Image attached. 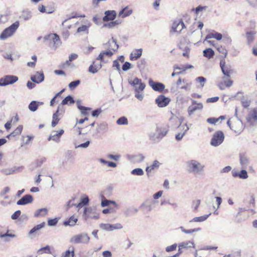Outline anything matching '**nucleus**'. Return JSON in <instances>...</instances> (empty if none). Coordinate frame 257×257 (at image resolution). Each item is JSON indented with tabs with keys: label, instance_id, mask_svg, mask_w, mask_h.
Masks as SVG:
<instances>
[{
	"label": "nucleus",
	"instance_id": "nucleus-1",
	"mask_svg": "<svg viewBox=\"0 0 257 257\" xmlns=\"http://www.w3.org/2000/svg\"><path fill=\"white\" fill-rule=\"evenodd\" d=\"M128 82L134 87L135 97L139 100L142 101L144 97L143 92L146 87V84L138 77L129 78Z\"/></svg>",
	"mask_w": 257,
	"mask_h": 257
},
{
	"label": "nucleus",
	"instance_id": "nucleus-2",
	"mask_svg": "<svg viewBox=\"0 0 257 257\" xmlns=\"http://www.w3.org/2000/svg\"><path fill=\"white\" fill-rule=\"evenodd\" d=\"M19 25V22L16 21L10 27L5 29L0 35V40H5L12 36L18 29Z\"/></svg>",
	"mask_w": 257,
	"mask_h": 257
},
{
	"label": "nucleus",
	"instance_id": "nucleus-3",
	"mask_svg": "<svg viewBox=\"0 0 257 257\" xmlns=\"http://www.w3.org/2000/svg\"><path fill=\"white\" fill-rule=\"evenodd\" d=\"M186 167L188 172L196 175L203 170L204 165L200 163L199 162H187Z\"/></svg>",
	"mask_w": 257,
	"mask_h": 257
},
{
	"label": "nucleus",
	"instance_id": "nucleus-4",
	"mask_svg": "<svg viewBox=\"0 0 257 257\" xmlns=\"http://www.w3.org/2000/svg\"><path fill=\"white\" fill-rule=\"evenodd\" d=\"M227 124L231 130L239 134H240L244 128L242 122L240 119H238V117L232 121L228 120L227 122Z\"/></svg>",
	"mask_w": 257,
	"mask_h": 257
},
{
	"label": "nucleus",
	"instance_id": "nucleus-5",
	"mask_svg": "<svg viewBox=\"0 0 257 257\" xmlns=\"http://www.w3.org/2000/svg\"><path fill=\"white\" fill-rule=\"evenodd\" d=\"M224 135L221 131L215 132L211 139L210 145L213 147H217L220 145L224 140Z\"/></svg>",
	"mask_w": 257,
	"mask_h": 257
},
{
	"label": "nucleus",
	"instance_id": "nucleus-6",
	"mask_svg": "<svg viewBox=\"0 0 257 257\" xmlns=\"http://www.w3.org/2000/svg\"><path fill=\"white\" fill-rule=\"evenodd\" d=\"M90 238L85 233H80L73 236L70 239V242L73 243H88Z\"/></svg>",
	"mask_w": 257,
	"mask_h": 257
},
{
	"label": "nucleus",
	"instance_id": "nucleus-7",
	"mask_svg": "<svg viewBox=\"0 0 257 257\" xmlns=\"http://www.w3.org/2000/svg\"><path fill=\"white\" fill-rule=\"evenodd\" d=\"M45 41H50L53 43V47L55 49L58 48L61 44L59 36L54 33H51L45 36L44 38Z\"/></svg>",
	"mask_w": 257,
	"mask_h": 257
},
{
	"label": "nucleus",
	"instance_id": "nucleus-8",
	"mask_svg": "<svg viewBox=\"0 0 257 257\" xmlns=\"http://www.w3.org/2000/svg\"><path fill=\"white\" fill-rule=\"evenodd\" d=\"M192 104L190 105L187 109L188 116H191L197 110H201L203 108L202 103H198L195 100H192Z\"/></svg>",
	"mask_w": 257,
	"mask_h": 257
},
{
	"label": "nucleus",
	"instance_id": "nucleus-9",
	"mask_svg": "<svg viewBox=\"0 0 257 257\" xmlns=\"http://www.w3.org/2000/svg\"><path fill=\"white\" fill-rule=\"evenodd\" d=\"M18 80V77L14 75H6L0 78V86L12 84Z\"/></svg>",
	"mask_w": 257,
	"mask_h": 257
},
{
	"label": "nucleus",
	"instance_id": "nucleus-10",
	"mask_svg": "<svg viewBox=\"0 0 257 257\" xmlns=\"http://www.w3.org/2000/svg\"><path fill=\"white\" fill-rule=\"evenodd\" d=\"M185 27V25L182 20L175 21L172 24L170 33L179 34Z\"/></svg>",
	"mask_w": 257,
	"mask_h": 257
},
{
	"label": "nucleus",
	"instance_id": "nucleus-11",
	"mask_svg": "<svg viewBox=\"0 0 257 257\" xmlns=\"http://www.w3.org/2000/svg\"><path fill=\"white\" fill-rule=\"evenodd\" d=\"M104 45L106 49L112 50L114 53L117 51L119 48V45L117 44L116 40L113 37H112V38Z\"/></svg>",
	"mask_w": 257,
	"mask_h": 257
},
{
	"label": "nucleus",
	"instance_id": "nucleus-12",
	"mask_svg": "<svg viewBox=\"0 0 257 257\" xmlns=\"http://www.w3.org/2000/svg\"><path fill=\"white\" fill-rule=\"evenodd\" d=\"M169 98L166 97L164 95H160L155 100L156 103L160 107L166 106L170 102Z\"/></svg>",
	"mask_w": 257,
	"mask_h": 257
},
{
	"label": "nucleus",
	"instance_id": "nucleus-13",
	"mask_svg": "<svg viewBox=\"0 0 257 257\" xmlns=\"http://www.w3.org/2000/svg\"><path fill=\"white\" fill-rule=\"evenodd\" d=\"M64 131L63 129H60L59 131H54L51 132L48 141L53 140L55 142L58 143L60 142V138L64 134Z\"/></svg>",
	"mask_w": 257,
	"mask_h": 257
},
{
	"label": "nucleus",
	"instance_id": "nucleus-14",
	"mask_svg": "<svg viewBox=\"0 0 257 257\" xmlns=\"http://www.w3.org/2000/svg\"><path fill=\"white\" fill-rule=\"evenodd\" d=\"M33 200V197L31 194H26L17 202V204L18 205H26L31 203Z\"/></svg>",
	"mask_w": 257,
	"mask_h": 257
},
{
	"label": "nucleus",
	"instance_id": "nucleus-15",
	"mask_svg": "<svg viewBox=\"0 0 257 257\" xmlns=\"http://www.w3.org/2000/svg\"><path fill=\"white\" fill-rule=\"evenodd\" d=\"M63 113L62 106L61 105L58 106V108L56 112L53 114V119L52 121V126L55 127L58 123L59 118L58 116L61 115Z\"/></svg>",
	"mask_w": 257,
	"mask_h": 257
},
{
	"label": "nucleus",
	"instance_id": "nucleus-16",
	"mask_svg": "<svg viewBox=\"0 0 257 257\" xmlns=\"http://www.w3.org/2000/svg\"><path fill=\"white\" fill-rule=\"evenodd\" d=\"M232 176L234 178H239L241 179H246L248 178V174L246 170H241L240 171L233 170L231 171Z\"/></svg>",
	"mask_w": 257,
	"mask_h": 257
},
{
	"label": "nucleus",
	"instance_id": "nucleus-17",
	"mask_svg": "<svg viewBox=\"0 0 257 257\" xmlns=\"http://www.w3.org/2000/svg\"><path fill=\"white\" fill-rule=\"evenodd\" d=\"M149 84L152 89L156 91L161 92L165 87L164 84L160 82H154L151 79L149 80Z\"/></svg>",
	"mask_w": 257,
	"mask_h": 257
},
{
	"label": "nucleus",
	"instance_id": "nucleus-18",
	"mask_svg": "<svg viewBox=\"0 0 257 257\" xmlns=\"http://www.w3.org/2000/svg\"><path fill=\"white\" fill-rule=\"evenodd\" d=\"M233 83V81L226 77H223L222 80L218 83V86L221 90L224 89L226 87H230Z\"/></svg>",
	"mask_w": 257,
	"mask_h": 257
},
{
	"label": "nucleus",
	"instance_id": "nucleus-19",
	"mask_svg": "<svg viewBox=\"0 0 257 257\" xmlns=\"http://www.w3.org/2000/svg\"><path fill=\"white\" fill-rule=\"evenodd\" d=\"M113 54L114 53L113 52V51L106 49L100 52L99 55L96 58V60H100L101 62H103L105 57L110 58Z\"/></svg>",
	"mask_w": 257,
	"mask_h": 257
},
{
	"label": "nucleus",
	"instance_id": "nucleus-20",
	"mask_svg": "<svg viewBox=\"0 0 257 257\" xmlns=\"http://www.w3.org/2000/svg\"><path fill=\"white\" fill-rule=\"evenodd\" d=\"M44 74L42 71H38L34 75L31 76V80L36 83H40L44 80Z\"/></svg>",
	"mask_w": 257,
	"mask_h": 257
},
{
	"label": "nucleus",
	"instance_id": "nucleus-21",
	"mask_svg": "<svg viewBox=\"0 0 257 257\" xmlns=\"http://www.w3.org/2000/svg\"><path fill=\"white\" fill-rule=\"evenodd\" d=\"M125 159L130 161H142L145 159L146 157L142 154L134 153L126 155Z\"/></svg>",
	"mask_w": 257,
	"mask_h": 257
},
{
	"label": "nucleus",
	"instance_id": "nucleus-22",
	"mask_svg": "<svg viewBox=\"0 0 257 257\" xmlns=\"http://www.w3.org/2000/svg\"><path fill=\"white\" fill-rule=\"evenodd\" d=\"M32 17L33 14L32 11L29 9H25L22 11L19 18L24 21H28L30 20L32 18Z\"/></svg>",
	"mask_w": 257,
	"mask_h": 257
},
{
	"label": "nucleus",
	"instance_id": "nucleus-23",
	"mask_svg": "<svg viewBox=\"0 0 257 257\" xmlns=\"http://www.w3.org/2000/svg\"><path fill=\"white\" fill-rule=\"evenodd\" d=\"M105 16L102 20L104 22L113 21L115 19L116 13L115 11H106L104 13Z\"/></svg>",
	"mask_w": 257,
	"mask_h": 257
},
{
	"label": "nucleus",
	"instance_id": "nucleus-24",
	"mask_svg": "<svg viewBox=\"0 0 257 257\" xmlns=\"http://www.w3.org/2000/svg\"><path fill=\"white\" fill-rule=\"evenodd\" d=\"M181 123L182 120L180 118L176 116H173L169 120V125L172 128H176Z\"/></svg>",
	"mask_w": 257,
	"mask_h": 257
},
{
	"label": "nucleus",
	"instance_id": "nucleus-25",
	"mask_svg": "<svg viewBox=\"0 0 257 257\" xmlns=\"http://www.w3.org/2000/svg\"><path fill=\"white\" fill-rule=\"evenodd\" d=\"M142 49H135L130 54V58L132 61H135L138 59L142 55Z\"/></svg>",
	"mask_w": 257,
	"mask_h": 257
},
{
	"label": "nucleus",
	"instance_id": "nucleus-26",
	"mask_svg": "<svg viewBox=\"0 0 257 257\" xmlns=\"http://www.w3.org/2000/svg\"><path fill=\"white\" fill-rule=\"evenodd\" d=\"M167 134V131L165 129L157 128L156 131V133L153 136H151V137L155 140L156 139H161L164 137Z\"/></svg>",
	"mask_w": 257,
	"mask_h": 257
},
{
	"label": "nucleus",
	"instance_id": "nucleus-27",
	"mask_svg": "<svg viewBox=\"0 0 257 257\" xmlns=\"http://www.w3.org/2000/svg\"><path fill=\"white\" fill-rule=\"evenodd\" d=\"M212 38H214L216 39L217 40L219 41L222 39V35L221 34L213 31L212 32L209 33L208 35H207L205 38V40H207L209 39Z\"/></svg>",
	"mask_w": 257,
	"mask_h": 257
},
{
	"label": "nucleus",
	"instance_id": "nucleus-28",
	"mask_svg": "<svg viewBox=\"0 0 257 257\" xmlns=\"http://www.w3.org/2000/svg\"><path fill=\"white\" fill-rule=\"evenodd\" d=\"M113 205L115 207H118V204L113 200H108L104 198V199H102L101 202V206L102 207L110 206V205Z\"/></svg>",
	"mask_w": 257,
	"mask_h": 257
},
{
	"label": "nucleus",
	"instance_id": "nucleus-29",
	"mask_svg": "<svg viewBox=\"0 0 257 257\" xmlns=\"http://www.w3.org/2000/svg\"><path fill=\"white\" fill-rule=\"evenodd\" d=\"M247 121L249 122H251V120H253L254 121H257V109L255 108L251 110L247 118H246Z\"/></svg>",
	"mask_w": 257,
	"mask_h": 257
},
{
	"label": "nucleus",
	"instance_id": "nucleus-30",
	"mask_svg": "<svg viewBox=\"0 0 257 257\" xmlns=\"http://www.w3.org/2000/svg\"><path fill=\"white\" fill-rule=\"evenodd\" d=\"M178 247H182L183 248H188L195 247V244L193 241H186L181 242L179 244Z\"/></svg>",
	"mask_w": 257,
	"mask_h": 257
},
{
	"label": "nucleus",
	"instance_id": "nucleus-31",
	"mask_svg": "<svg viewBox=\"0 0 257 257\" xmlns=\"http://www.w3.org/2000/svg\"><path fill=\"white\" fill-rule=\"evenodd\" d=\"M132 10H128L127 7H126L119 12L118 16L122 18H124L130 16L132 14Z\"/></svg>",
	"mask_w": 257,
	"mask_h": 257
},
{
	"label": "nucleus",
	"instance_id": "nucleus-32",
	"mask_svg": "<svg viewBox=\"0 0 257 257\" xmlns=\"http://www.w3.org/2000/svg\"><path fill=\"white\" fill-rule=\"evenodd\" d=\"M45 222H43L35 226L29 232V236H30L34 233H36L40 229L43 228L45 226Z\"/></svg>",
	"mask_w": 257,
	"mask_h": 257
},
{
	"label": "nucleus",
	"instance_id": "nucleus-33",
	"mask_svg": "<svg viewBox=\"0 0 257 257\" xmlns=\"http://www.w3.org/2000/svg\"><path fill=\"white\" fill-rule=\"evenodd\" d=\"M48 211L47 208L39 209L35 212L34 216L36 217H44L47 214Z\"/></svg>",
	"mask_w": 257,
	"mask_h": 257
},
{
	"label": "nucleus",
	"instance_id": "nucleus-34",
	"mask_svg": "<svg viewBox=\"0 0 257 257\" xmlns=\"http://www.w3.org/2000/svg\"><path fill=\"white\" fill-rule=\"evenodd\" d=\"M210 215L211 213H209L208 214H206L201 216L194 217L192 220H190L189 222L191 223L203 222L206 220Z\"/></svg>",
	"mask_w": 257,
	"mask_h": 257
},
{
	"label": "nucleus",
	"instance_id": "nucleus-35",
	"mask_svg": "<svg viewBox=\"0 0 257 257\" xmlns=\"http://www.w3.org/2000/svg\"><path fill=\"white\" fill-rule=\"evenodd\" d=\"M22 169H23L22 166L19 167H15L14 168H11V169H3V170H2V172L5 174L9 175L15 172L16 171L19 172V171H21Z\"/></svg>",
	"mask_w": 257,
	"mask_h": 257
},
{
	"label": "nucleus",
	"instance_id": "nucleus-36",
	"mask_svg": "<svg viewBox=\"0 0 257 257\" xmlns=\"http://www.w3.org/2000/svg\"><path fill=\"white\" fill-rule=\"evenodd\" d=\"M78 219L74 215L71 216L68 220L65 221L63 223V225L65 226H74L77 222Z\"/></svg>",
	"mask_w": 257,
	"mask_h": 257
},
{
	"label": "nucleus",
	"instance_id": "nucleus-37",
	"mask_svg": "<svg viewBox=\"0 0 257 257\" xmlns=\"http://www.w3.org/2000/svg\"><path fill=\"white\" fill-rule=\"evenodd\" d=\"M183 85L180 87V88L185 91H189L191 88L192 82H188L186 79H183L182 81Z\"/></svg>",
	"mask_w": 257,
	"mask_h": 257
},
{
	"label": "nucleus",
	"instance_id": "nucleus-38",
	"mask_svg": "<svg viewBox=\"0 0 257 257\" xmlns=\"http://www.w3.org/2000/svg\"><path fill=\"white\" fill-rule=\"evenodd\" d=\"M91 26V23L88 22L87 25H82L81 26L78 28L77 30V33L86 32L88 33V29Z\"/></svg>",
	"mask_w": 257,
	"mask_h": 257
},
{
	"label": "nucleus",
	"instance_id": "nucleus-39",
	"mask_svg": "<svg viewBox=\"0 0 257 257\" xmlns=\"http://www.w3.org/2000/svg\"><path fill=\"white\" fill-rule=\"evenodd\" d=\"M181 231L186 234H191L195 232L200 231L201 230L200 227L196 228L194 229H186L183 226H181L179 228Z\"/></svg>",
	"mask_w": 257,
	"mask_h": 257
},
{
	"label": "nucleus",
	"instance_id": "nucleus-40",
	"mask_svg": "<svg viewBox=\"0 0 257 257\" xmlns=\"http://www.w3.org/2000/svg\"><path fill=\"white\" fill-rule=\"evenodd\" d=\"M214 55L213 50L211 48H208L203 51V55L208 59L212 58Z\"/></svg>",
	"mask_w": 257,
	"mask_h": 257
},
{
	"label": "nucleus",
	"instance_id": "nucleus-41",
	"mask_svg": "<svg viewBox=\"0 0 257 257\" xmlns=\"http://www.w3.org/2000/svg\"><path fill=\"white\" fill-rule=\"evenodd\" d=\"M255 32L254 31H249L246 33V37L248 44L251 43L254 38Z\"/></svg>",
	"mask_w": 257,
	"mask_h": 257
},
{
	"label": "nucleus",
	"instance_id": "nucleus-42",
	"mask_svg": "<svg viewBox=\"0 0 257 257\" xmlns=\"http://www.w3.org/2000/svg\"><path fill=\"white\" fill-rule=\"evenodd\" d=\"M160 165L159 162H155L150 166H147L146 171L147 173L151 172L152 170L158 169Z\"/></svg>",
	"mask_w": 257,
	"mask_h": 257
},
{
	"label": "nucleus",
	"instance_id": "nucleus-43",
	"mask_svg": "<svg viewBox=\"0 0 257 257\" xmlns=\"http://www.w3.org/2000/svg\"><path fill=\"white\" fill-rule=\"evenodd\" d=\"M74 102L73 97L71 95L66 97L61 102V105H66L68 104H72Z\"/></svg>",
	"mask_w": 257,
	"mask_h": 257
},
{
	"label": "nucleus",
	"instance_id": "nucleus-44",
	"mask_svg": "<svg viewBox=\"0 0 257 257\" xmlns=\"http://www.w3.org/2000/svg\"><path fill=\"white\" fill-rule=\"evenodd\" d=\"M29 109L30 110L33 112H35L37 110L38 107V104L37 101H32L29 105Z\"/></svg>",
	"mask_w": 257,
	"mask_h": 257
},
{
	"label": "nucleus",
	"instance_id": "nucleus-45",
	"mask_svg": "<svg viewBox=\"0 0 257 257\" xmlns=\"http://www.w3.org/2000/svg\"><path fill=\"white\" fill-rule=\"evenodd\" d=\"M177 128H178L179 132H182L185 134L189 130V126L187 124V123L183 124L181 123Z\"/></svg>",
	"mask_w": 257,
	"mask_h": 257
},
{
	"label": "nucleus",
	"instance_id": "nucleus-46",
	"mask_svg": "<svg viewBox=\"0 0 257 257\" xmlns=\"http://www.w3.org/2000/svg\"><path fill=\"white\" fill-rule=\"evenodd\" d=\"M195 80L197 83H199L200 84V86L201 88H203L204 86L205 83L206 82V78L202 76H199L196 78Z\"/></svg>",
	"mask_w": 257,
	"mask_h": 257
},
{
	"label": "nucleus",
	"instance_id": "nucleus-47",
	"mask_svg": "<svg viewBox=\"0 0 257 257\" xmlns=\"http://www.w3.org/2000/svg\"><path fill=\"white\" fill-rule=\"evenodd\" d=\"M116 123L118 125H127L128 120L125 116H121L116 120Z\"/></svg>",
	"mask_w": 257,
	"mask_h": 257
},
{
	"label": "nucleus",
	"instance_id": "nucleus-48",
	"mask_svg": "<svg viewBox=\"0 0 257 257\" xmlns=\"http://www.w3.org/2000/svg\"><path fill=\"white\" fill-rule=\"evenodd\" d=\"M131 174L135 176H143L144 172L141 168H136L131 171Z\"/></svg>",
	"mask_w": 257,
	"mask_h": 257
},
{
	"label": "nucleus",
	"instance_id": "nucleus-49",
	"mask_svg": "<svg viewBox=\"0 0 257 257\" xmlns=\"http://www.w3.org/2000/svg\"><path fill=\"white\" fill-rule=\"evenodd\" d=\"M111 224L109 223H101L99 225L100 229L105 230L111 231Z\"/></svg>",
	"mask_w": 257,
	"mask_h": 257
},
{
	"label": "nucleus",
	"instance_id": "nucleus-50",
	"mask_svg": "<svg viewBox=\"0 0 257 257\" xmlns=\"http://www.w3.org/2000/svg\"><path fill=\"white\" fill-rule=\"evenodd\" d=\"M23 130V126L22 125H19L11 134L13 137L21 134Z\"/></svg>",
	"mask_w": 257,
	"mask_h": 257
},
{
	"label": "nucleus",
	"instance_id": "nucleus-51",
	"mask_svg": "<svg viewBox=\"0 0 257 257\" xmlns=\"http://www.w3.org/2000/svg\"><path fill=\"white\" fill-rule=\"evenodd\" d=\"M80 83V80H77L71 82L69 85V88L71 90L74 89L77 86H78Z\"/></svg>",
	"mask_w": 257,
	"mask_h": 257
},
{
	"label": "nucleus",
	"instance_id": "nucleus-52",
	"mask_svg": "<svg viewBox=\"0 0 257 257\" xmlns=\"http://www.w3.org/2000/svg\"><path fill=\"white\" fill-rule=\"evenodd\" d=\"M74 250L72 248V250L70 249L67 250L63 254L62 257H74Z\"/></svg>",
	"mask_w": 257,
	"mask_h": 257
},
{
	"label": "nucleus",
	"instance_id": "nucleus-53",
	"mask_svg": "<svg viewBox=\"0 0 257 257\" xmlns=\"http://www.w3.org/2000/svg\"><path fill=\"white\" fill-rule=\"evenodd\" d=\"M221 70H222L223 74L224 75V77H226L227 78L230 77V73H231V70L229 68H228V67H226L225 68H222Z\"/></svg>",
	"mask_w": 257,
	"mask_h": 257
},
{
	"label": "nucleus",
	"instance_id": "nucleus-54",
	"mask_svg": "<svg viewBox=\"0 0 257 257\" xmlns=\"http://www.w3.org/2000/svg\"><path fill=\"white\" fill-rule=\"evenodd\" d=\"M94 63L95 62L93 61L92 64L89 66L88 68L89 72L93 74L97 73L98 71L96 66L94 65Z\"/></svg>",
	"mask_w": 257,
	"mask_h": 257
},
{
	"label": "nucleus",
	"instance_id": "nucleus-55",
	"mask_svg": "<svg viewBox=\"0 0 257 257\" xmlns=\"http://www.w3.org/2000/svg\"><path fill=\"white\" fill-rule=\"evenodd\" d=\"M241 102L242 106L245 108L248 107L250 103V100L248 98L245 97H243L241 99Z\"/></svg>",
	"mask_w": 257,
	"mask_h": 257
},
{
	"label": "nucleus",
	"instance_id": "nucleus-56",
	"mask_svg": "<svg viewBox=\"0 0 257 257\" xmlns=\"http://www.w3.org/2000/svg\"><path fill=\"white\" fill-rule=\"evenodd\" d=\"M120 157H121V156L120 154H115V155L109 154V155H107L106 159L117 161L118 159H120Z\"/></svg>",
	"mask_w": 257,
	"mask_h": 257
},
{
	"label": "nucleus",
	"instance_id": "nucleus-57",
	"mask_svg": "<svg viewBox=\"0 0 257 257\" xmlns=\"http://www.w3.org/2000/svg\"><path fill=\"white\" fill-rule=\"evenodd\" d=\"M41 251H44V252H45L46 253H49V254L51 253L50 246L48 245L45 246V247L40 248L38 250V252H41Z\"/></svg>",
	"mask_w": 257,
	"mask_h": 257
},
{
	"label": "nucleus",
	"instance_id": "nucleus-58",
	"mask_svg": "<svg viewBox=\"0 0 257 257\" xmlns=\"http://www.w3.org/2000/svg\"><path fill=\"white\" fill-rule=\"evenodd\" d=\"M102 164V166L103 167L107 166L109 167H115L116 166V164L114 162H101Z\"/></svg>",
	"mask_w": 257,
	"mask_h": 257
},
{
	"label": "nucleus",
	"instance_id": "nucleus-59",
	"mask_svg": "<svg viewBox=\"0 0 257 257\" xmlns=\"http://www.w3.org/2000/svg\"><path fill=\"white\" fill-rule=\"evenodd\" d=\"M89 199L88 197L85 195L83 197L80 198V202L82 204V205L85 206L88 204L89 203Z\"/></svg>",
	"mask_w": 257,
	"mask_h": 257
},
{
	"label": "nucleus",
	"instance_id": "nucleus-60",
	"mask_svg": "<svg viewBox=\"0 0 257 257\" xmlns=\"http://www.w3.org/2000/svg\"><path fill=\"white\" fill-rule=\"evenodd\" d=\"M92 209L91 207H85L84 209L83 216L85 219L89 217V214L91 213Z\"/></svg>",
	"mask_w": 257,
	"mask_h": 257
},
{
	"label": "nucleus",
	"instance_id": "nucleus-61",
	"mask_svg": "<svg viewBox=\"0 0 257 257\" xmlns=\"http://www.w3.org/2000/svg\"><path fill=\"white\" fill-rule=\"evenodd\" d=\"M180 48L181 49H182V50H183V56L184 57H189V53L190 51L189 47H188V46H186L184 47V48H183L182 47H180Z\"/></svg>",
	"mask_w": 257,
	"mask_h": 257
},
{
	"label": "nucleus",
	"instance_id": "nucleus-62",
	"mask_svg": "<svg viewBox=\"0 0 257 257\" xmlns=\"http://www.w3.org/2000/svg\"><path fill=\"white\" fill-rule=\"evenodd\" d=\"M57 222L58 220L57 218L49 219L48 220V225L50 226H54L57 224Z\"/></svg>",
	"mask_w": 257,
	"mask_h": 257
},
{
	"label": "nucleus",
	"instance_id": "nucleus-63",
	"mask_svg": "<svg viewBox=\"0 0 257 257\" xmlns=\"http://www.w3.org/2000/svg\"><path fill=\"white\" fill-rule=\"evenodd\" d=\"M102 112V109L100 108H97L92 111V116L93 117H98Z\"/></svg>",
	"mask_w": 257,
	"mask_h": 257
},
{
	"label": "nucleus",
	"instance_id": "nucleus-64",
	"mask_svg": "<svg viewBox=\"0 0 257 257\" xmlns=\"http://www.w3.org/2000/svg\"><path fill=\"white\" fill-rule=\"evenodd\" d=\"M131 68V64L128 62H125L122 66L123 71H126Z\"/></svg>",
	"mask_w": 257,
	"mask_h": 257
}]
</instances>
